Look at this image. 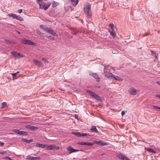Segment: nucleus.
<instances>
[{
	"mask_svg": "<svg viewBox=\"0 0 160 160\" xmlns=\"http://www.w3.org/2000/svg\"><path fill=\"white\" fill-rule=\"evenodd\" d=\"M91 9V5L89 3H88L84 8V12L88 17H90L92 15Z\"/></svg>",
	"mask_w": 160,
	"mask_h": 160,
	"instance_id": "1",
	"label": "nucleus"
},
{
	"mask_svg": "<svg viewBox=\"0 0 160 160\" xmlns=\"http://www.w3.org/2000/svg\"><path fill=\"white\" fill-rule=\"evenodd\" d=\"M51 5V3L48 2L47 3L44 2L41 3V4H40V8L42 9H44L45 10H46L50 7Z\"/></svg>",
	"mask_w": 160,
	"mask_h": 160,
	"instance_id": "2",
	"label": "nucleus"
},
{
	"mask_svg": "<svg viewBox=\"0 0 160 160\" xmlns=\"http://www.w3.org/2000/svg\"><path fill=\"white\" fill-rule=\"evenodd\" d=\"M72 133L75 135L80 137H82L86 136V138H88L89 137V134L85 133H80L79 132H72Z\"/></svg>",
	"mask_w": 160,
	"mask_h": 160,
	"instance_id": "3",
	"label": "nucleus"
},
{
	"mask_svg": "<svg viewBox=\"0 0 160 160\" xmlns=\"http://www.w3.org/2000/svg\"><path fill=\"white\" fill-rule=\"evenodd\" d=\"M87 91L90 96H92L96 100L98 101H100V100L101 99L100 97L98 95L96 94L94 92L89 90H87Z\"/></svg>",
	"mask_w": 160,
	"mask_h": 160,
	"instance_id": "4",
	"label": "nucleus"
},
{
	"mask_svg": "<svg viewBox=\"0 0 160 160\" xmlns=\"http://www.w3.org/2000/svg\"><path fill=\"white\" fill-rule=\"evenodd\" d=\"M21 42L22 43L25 44H27L29 45H35V43L30 40H28L25 39H22L21 40Z\"/></svg>",
	"mask_w": 160,
	"mask_h": 160,
	"instance_id": "5",
	"label": "nucleus"
},
{
	"mask_svg": "<svg viewBox=\"0 0 160 160\" xmlns=\"http://www.w3.org/2000/svg\"><path fill=\"white\" fill-rule=\"evenodd\" d=\"M12 55L15 58H20L24 57V56L20 54L19 53L16 52H11Z\"/></svg>",
	"mask_w": 160,
	"mask_h": 160,
	"instance_id": "6",
	"label": "nucleus"
},
{
	"mask_svg": "<svg viewBox=\"0 0 160 160\" xmlns=\"http://www.w3.org/2000/svg\"><path fill=\"white\" fill-rule=\"evenodd\" d=\"M46 145L45 148H47V149L48 150L58 149L59 148L58 147L55 145H48L47 144H46Z\"/></svg>",
	"mask_w": 160,
	"mask_h": 160,
	"instance_id": "7",
	"label": "nucleus"
},
{
	"mask_svg": "<svg viewBox=\"0 0 160 160\" xmlns=\"http://www.w3.org/2000/svg\"><path fill=\"white\" fill-rule=\"evenodd\" d=\"M116 156L119 159L122 160H129L130 159L125 156L121 153H119L117 154Z\"/></svg>",
	"mask_w": 160,
	"mask_h": 160,
	"instance_id": "8",
	"label": "nucleus"
},
{
	"mask_svg": "<svg viewBox=\"0 0 160 160\" xmlns=\"http://www.w3.org/2000/svg\"><path fill=\"white\" fill-rule=\"evenodd\" d=\"M8 16L9 17H12V18L16 19L17 20H21L22 18L19 16L17 15L16 14L11 13L8 14Z\"/></svg>",
	"mask_w": 160,
	"mask_h": 160,
	"instance_id": "9",
	"label": "nucleus"
},
{
	"mask_svg": "<svg viewBox=\"0 0 160 160\" xmlns=\"http://www.w3.org/2000/svg\"><path fill=\"white\" fill-rule=\"evenodd\" d=\"M25 127L26 128L28 129L31 130H37L38 128L37 127L29 125H25Z\"/></svg>",
	"mask_w": 160,
	"mask_h": 160,
	"instance_id": "10",
	"label": "nucleus"
},
{
	"mask_svg": "<svg viewBox=\"0 0 160 160\" xmlns=\"http://www.w3.org/2000/svg\"><path fill=\"white\" fill-rule=\"evenodd\" d=\"M89 75L90 76L93 77L97 82H98L100 81V78L99 77L97 73L90 72Z\"/></svg>",
	"mask_w": 160,
	"mask_h": 160,
	"instance_id": "11",
	"label": "nucleus"
},
{
	"mask_svg": "<svg viewBox=\"0 0 160 160\" xmlns=\"http://www.w3.org/2000/svg\"><path fill=\"white\" fill-rule=\"evenodd\" d=\"M41 158L39 157H34L30 155H28L26 158V159L28 160H39Z\"/></svg>",
	"mask_w": 160,
	"mask_h": 160,
	"instance_id": "12",
	"label": "nucleus"
},
{
	"mask_svg": "<svg viewBox=\"0 0 160 160\" xmlns=\"http://www.w3.org/2000/svg\"><path fill=\"white\" fill-rule=\"evenodd\" d=\"M128 91L131 95H135L136 94L137 90L133 88H130L128 89Z\"/></svg>",
	"mask_w": 160,
	"mask_h": 160,
	"instance_id": "13",
	"label": "nucleus"
},
{
	"mask_svg": "<svg viewBox=\"0 0 160 160\" xmlns=\"http://www.w3.org/2000/svg\"><path fill=\"white\" fill-rule=\"evenodd\" d=\"M94 143H95L98 145H99L102 146L105 145H108V143L106 142H104L102 141H94Z\"/></svg>",
	"mask_w": 160,
	"mask_h": 160,
	"instance_id": "14",
	"label": "nucleus"
},
{
	"mask_svg": "<svg viewBox=\"0 0 160 160\" xmlns=\"http://www.w3.org/2000/svg\"><path fill=\"white\" fill-rule=\"evenodd\" d=\"M67 149L68 151H69V153L78 151V150L74 149L71 146H69L68 147Z\"/></svg>",
	"mask_w": 160,
	"mask_h": 160,
	"instance_id": "15",
	"label": "nucleus"
},
{
	"mask_svg": "<svg viewBox=\"0 0 160 160\" xmlns=\"http://www.w3.org/2000/svg\"><path fill=\"white\" fill-rule=\"evenodd\" d=\"M104 75L106 77L111 78H113L114 76L112 73H109L108 72H104Z\"/></svg>",
	"mask_w": 160,
	"mask_h": 160,
	"instance_id": "16",
	"label": "nucleus"
},
{
	"mask_svg": "<svg viewBox=\"0 0 160 160\" xmlns=\"http://www.w3.org/2000/svg\"><path fill=\"white\" fill-rule=\"evenodd\" d=\"M104 69L106 71H111L112 70L114 71V69L112 67L109 66V65H105L104 67Z\"/></svg>",
	"mask_w": 160,
	"mask_h": 160,
	"instance_id": "17",
	"label": "nucleus"
},
{
	"mask_svg": "<svg viewBox=\"0 0 160 160\" xmlns=\"http://www.w3.org/2000/svg\"><path fill=\"white\" fill-rule=\"evenodd\" d=\"M47 32L49 33H50L51 34L54 35L55 36H57V34L52 29L48 28V29L47 31Z\"/></svg>",
	"mask_w": 160,
	"mask_h": 160,
	"instance_id": "18",
	"label": "nucleus"
},
{
	"mask_svg": "<svg viewBox=\"0 0 160 160\" xmlns=\"http://www.w3.org/2000/svg\"><path fill=\"white\" fill-rule=\"evenodd\" d=\"M33 62L35 65L38 67H40L42 64L41 62L36 60H33Z\"/></svg>",
	"mask_w": 160,
	"mask_h": 160,
	"instance_id": "19",
	"label": "nucleus"
},
{
	"mask_svg": "<svg viewBox=\"0 0 160 160\" xmlns=\"http://www.w3.org/2000/svg\"><path fill=\"white\" fill-rule=\"evenodd\" d=\"M71 4L73 6H76L78 3V0H71Z\"/></svg>",
	"mask_w": 160,
	"mask_h": 160,
	"instance_id": "20",
	"label": "nucleus"
},
{
	"mask_svg": "<svg viewBox=\"0 0 160 160\" xmlns=\"http://www.w3.org/2000/svg\"><path fill=\"white\" fill-rule=\"evenodd\" d=\"M90 130L96 133H97L98 132V131L96 128V127L94 125L91 126Z\"/></svg>",
	"mask_w": 160,
	"mask_h": 160,
	"instance_id": "21",
	"label": "nucleus"
},
{
	"mask_svg": "<svg viewBox=\"0 0 160 160\" xmlns=\"http://www.w3.org/2000/svg\"><path fill=\"white\" fill-rule=\"evenodd\" d=\"M109 31L110 32V34L113 37H114L116 35V33L115 32L114 30L113 29L109 30Z\"/></svg>",
	"mask_w": 160,
	"mask_h": 160,
	"instance_id": "22",
	"label": "nucleus"
},
{
	"mask_svg": "<svg viewBox=\"0 0 160 160\" xmlns=\"http://www.w3.org/2000/svg\"><path fill=\"white\" fill-rule=\"evenodd\" d=\"M113 79L114 80H118L120 81H122L123 80V79L122 78L116 76H113Z\"/></svg>",
	"mask_w": 160,
	"mask_h": 160,
	"instance_id": "23",
	"label": "nucleus"
},
{
	"mask_svg": "<svg viewBox=\"0 0 160 160\" xmlns=\"http://www.w3.org/2000/svg\"><path fill=\"white\" fill-rule=\"evenodd\" d=\"M46 144H42L39 143H38L36 145V147H40L43 148H45Z\"/></svg>",
	"mask_w": 160,
	"mask_h": 160,
	"instance_id": "24",
	"label": "nucleus"
},
{
	"mask_svg": "<svg viewBox=\"0 0 160 160\" xmlns=\"http://www.w3.org/2000/svg\"><path fill=\"white\" fill-rule=\"evenodd\" d=\"M145 149L147 150V151H148L150 152H151V153H153L154 154H155L156 153V152L155 151L153 150V149H152L151 148H145Z\"/></svg>",
	"mask_w": 160,
	"mask_h": 160,
	"instance_id": "25",
	"label": "nucleus"
},
{
	"mask_svg": "<svg viewBox=\"0 0 160 160\" xmlns=\"http://www.w3.org/2000/svg\"><path fill=\"white\" fill-rule=\"evenodd\" d=\"M28 133L24 131H20L19 134L23 136H26L28 135Z\"/></svg>",
	"mask_w": 160,
	"mask_h": 160,
	"instance_id": "26",
	"label": "nucleus"
},
{
	"mask_svg": "<svg viewBox=\"0 0 160 160\" xmlns=\"http://www.w3.org/2000/svg\"><path fill=\"white\" fill-rule=\"evenodd\" d=\"M40 27L42 29H43V30H45V31L47 32L48 29V28L47 27H46L45 26H44V25H40Z\"/></svg>",
	"mask_w": 160,
	"mask_h": 160,
	"instance_id": "27",
	"label": "nucleus"
},
{
	"mask_svg": "<svg viewBox=\"0 0 160 160\" xmlns=\"http://www.w3.org/2000/svg\"><path fill=\"white\" fill-rule=\"evenodd\" d=\"M58 2L53 1L52 4V7L53 8H55L58 5Z\"/></svg>",
	"mask_w": 160,
	"mask_h": 160,
	"instance_id": "28",
	"label": "nucleus"
},
{
	"mask_svg": "<svg viewBox=\"0 0 160 160\" xmlns=\"http://www.w3.org/2000/svg\"><path fill=\"white\" fill-rule=\"evenodd\" d=\"M151 54L154 57L156 58L158 57V54L155 52L154 51H152L151 52Z\"/></svg>",
	"mask_w": 160,
	"mask_h": 160,
	"instance_id": "29",
	"label": "nucleus"
},
{
	"mask_svg": "<svg viewBox=\"0 0 160 160\" xmlns=\"http://www.w3.org/2000/svg\"><path fill=\"white\" fill-rule=\"evenodd\" d=\"M22 140L24 142H25L28 143H30L32 141V139L28 140L25 138L22 139Z\"/></svg>",
	"mask_w": 160,
	"mask_h": 160,
	"instance_id": "30",
	"label": "nucleus"
},
{
	"mask_svg": "<svg viewBox=\"0 0 160 160\" xmlns=\"http://www.w3.org/2000/svg\"><path fill=\"white\" fill-rule=\"evenodd\" d=\"M6 42L8 44H15L16 43V42L14 41H11L9 40H6Z\"/></svg>",
	"mask_w": 160,
	"mask_h": 160,
	"instance_id": "31",
	"label": "nucleus"
},
{
	"mask_svg": "<svg viewBox=\"0 0 160 160\" xmlns=\"http://www.w3.org/2000/svg\"><path fill=\"white\" fill-rule=\"evenodd\" d=\"M7 107V105L6 102H4L1 104V108H4Z\"/></svg>",
	"mask_w": 160,
	"mask_h": 160,
	"instance_id": "32",
	"label": "nucleus"
},
{
	"mask_svg": "<svg viewBox=\"0 0 160 160\" xmlns=\"http://www.w3.org/2000/svg\"><path fill=\"white\" fill-rule=\"evenodd\" d=\"M94 144V143L85 142V145H87V146H91L93 145Z\"/></svg>",
	"mask_w": 160,
	"mask_h": 160,
	"instance_id": "33",
	"label": "nucleus"
},
{
	"mask_svg": "<svg viewBox=\"0 0 160 160\" xmlns=\"http://www.w3.org/2000/svg\"><path fill=\"white\" fill-rule=\"evenodd\" d=\"M42 0H37L36 2L37 4H39V6H40V4H41V3H42Z\"/></svg>",
	"mask_w": 160,
	"mask_h": 160,
	"instance_id": "34",
	"label": "nucleus"
},
{
	"mask_svg": "<svg viewBox=\"0 0 160 160\" xmlns=\"http://www.w3.org/2000/svg\"><path fill=\"white\" fill-rule=\"evenodd\" d=\"M13 132L15 133H17L19 134L20 131L19 130L15 129L13 130Z\"/></svg>",
	"mask_w": 160,
	"mask_h": 160,
	"instance_id": "35",
	"label": "nucleus"
},
{
	"mask_svg": "<svg viewBox=\"0 0 160 160\" xmlns=\"http://www.w3.org/2000/svg\"><path fill=\"white\" fill-rule=\"evenodd\" d=\"M77 143L78 144H79V145H85V142H78Z\"/></svg>",
	"mask_w": 160,
	"mask_h": 160,
	"instance_id": "36",
	"label": "nucleus"
},
{
	"mask_svg": "<svg viewBox=\"0 0 160 160\" xmlns=\"http://www.w3.org/2000/svg\"><path fill=\"white\" fill-rule=\"evenodd\" d=\"M109 27L110 28L111 30L113 29V28L114 27V25L113 24H110L109 25Z\"/></svg>",
	"mask_w": 160,
	"mask_h": 160,
	"instance_id": "37",
	"label": "nucleus"
},
{
	"mask_svg": "<svg viewBox=\"0 0 160 160\" xmlns=\"http://www.w3.org/2000/svg\"><path fill=\"white\" fill-rule=\"evenodd\" d=\"M152 107L154 108H155V109H160V107H158L157 106H153Z\"/></svg>",
	"mask_w": 160,
	"mask_h": 160,
	"instance_id": "38",
	"label": "nucleus"
},
{
	"mask_svg": "<svg viewBox=\"0 0 160 160\" xmlns=\"http://www.w3.org/2000/svg\"><path fill=\"white\" fill-rule=\"evenodd\" d=\"M36 32L38 34H39V35H40L41 34V32L38 30H37Z\"/></svg>",
	"mask_w": 160,
	"mask_h": 160,
	"instance_id": "39",
	"label": "nucleus"
},
{
	"mask_svg": "<svg viewBox=\"0 0 160 160\" xmlns=\"http://www.w3.org/2000/svg\"><path fill=\"white\" fill-rule=\"evenodd\" d=\"M16 73H11V75H12V77H13V78H14L15 76L16 75Z\"/></svg>",
	"mask_w": 160,
	"mask_h": 160,
	"instance_id": "40",
	"label": "nucleus"
},
{
	"mask_svg": "<svg viewBox=\"0 0 160 160\" xmlns=\"http://www.w3.org/2000/svg\"><path fill=\"white\" fill-rule=\"evenodd\" d=\"M42 60H43V61H44V62H48L47 61V60H46V59L45 58H42Z\"/></svg>",
	"mask_w": 160,
	"mask_h": 160,
	"instance_id": "41",
	"label": "nucleus"
},
{
	"mask_svg": "<svg viewBox=\"0 0 160 160\" xmlns=\"http://www.w3.org/2000/svg\"><path fill=\"white\" fill-rule=\"evenodd\" d=\"M124 113H125V112H124V111H122V112H121V115H122V116H123V115H124Z\"/></svg>",
	"mask_w": 160,
	"mask_h": 160,
	"instance_id": "42",
	"label": "nucleus"
},
{
	"mask_svg": "<svg viewBox=\"0 0 160 160\" xmlns=\"http://www.w3.org/2000/svg\"><path fill=\"white\" fill-rule=\"evenodd\" d=\"M22 9H20L18 10V12L19 13H21L22 12Z\"/></svg>",
	"mask_w": 160,
	"mask_h": 160,
	"instance_id": "43",
	"label": "nucleus"
},
{
	"mask_svg": "<svg viewBox=\"0 0 160 160\" xmlns=\"http://www.w3.org/2000/svg\"><path fill=\"white\" fill-rule=\"evenodd\" d=\"M6 153V152L5 151H3V152H0V153L2 154H5Z\"/></svg>",
	"mask_w": 160,
	"mask_h": 160,
	"instance_id": "44",
	"label": "nucleus"
},
{
	"mask_svg": "<svg viewBox=\"0 0 160 160\" xmlns=\"http://www.w3.org/2000/svg\"><path fill=\"white\" fill-rule=\"evenodd\" d=\"M148 33H146L142 35V37H143L145 36H146L148 35Z\"/></svg>",
	"mask_w": 160,
	"mask_h": 160,
	"instance_id": "45",
	"label": "nucleus"
},
{
	"mask_svg": "<svg viewBox=\"0 0 160 160\" xmlns=\"http://www.w3.org/2000/svg\"><path fill=\"white\" fill-rule=\"evenodd\" d=\"M4 145V143L3 142H2L0 141V145L1 146H3Z\"/></svg>",
	"mask_w": 160,
	"mask_h": 160,
	"instance_id": "46",
	"label": "nucleus"
},
{
	"mask_svg": "<svg viewBox=\"0 0 160 160\" xmlns=\"http://www.w3.org/2000/svg\"><path fill=\"white\" fill-rule=\"evenodd\" d=\"M156 97H158L159 98H160V94H157L155 95Z\"/></svg>",
	"mask_w": 160,
	"mask_h": 160,
	"instance_id": "47",
	"label": "nucleus"
},
{
	"mask_svg": "<svg viewBox=\"0 0 160 160\" xmlns=\"http://www.w3.org/2000/svg\"><path fill=\"white\" fill-rule=\"evenodd\" d=\"M156 83L159 85H160V82L157 81Z\"/></svg>",
	"mask_w": 160,
	"mask_h": 160,
	"instance_id": "48",
	"label": "nucleus"
},
{
	"mask_svg": "<svg viewBox=\"0 0 160 160\" xmlns=\"http://www.w3.org/2000/svg\"><path fill=\"white\" fill-rule=\"evenodd\" d=\"M16 32L18 34L20 33V32L18 31H16Z\"/></svg>",
	"mask_w": 160,
	"mask_h": 160,
	"instance_id": "49",
	"label": "nucleus"
},
{
	"mask_svg": "<svg viewBox=\"0 0 160 160\" xmlns=\"http://www.w3.org/2000/svg\"><path fill=\"white\" fill-rule=\"evenodd\" d=\"M19 72V71H18L16 72L15 73H16V74H17V73H18Z\"/></svg>",
	"mask_w": 160,
	"mask_h": 160,
	"instance_id": "50",
	"label": "nucleus"
},
{
	"mask_svg": "<svg viewBox=\"0 0 160 160\" xmlns=\"http://www.w3.org/2000/svg\"><path fill=\"white\" fill-rule=\"evenodd\" d=\"M159 32H160V31H159V30H158V33H159Z\"/></svg>",
	"mask_w": 160,
	"mask_h": 160,
	"instance_id": "51",
	"label": "nucleus"
}]
</instances>
